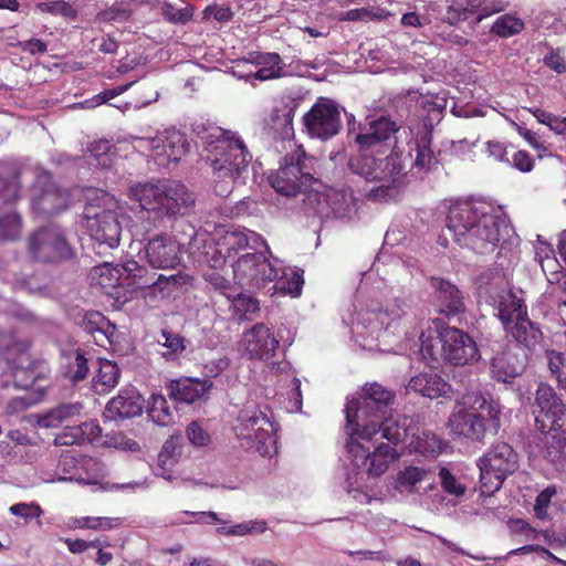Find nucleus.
I'll list each match as a JSON object with an SVG mask.
<instances>
[{"label":"nucleus","mask_w":566,"mask_h":566,"mask_svg":"<svg viewBox=\"0 0 566 566\" xmlns=\"http://www.w3.org/2000/svg\"><path fill=\"white\" fill-rule=\"evenodd\" d=\"M212 385L209 379L179 378L170 380L167 388L174 400L192 403L208 395Z\"/></svg>","instance_id":"obj_23"},{"label":"nucleus","mask_w":566,"mask_h":566,"mask_svg":"<svg viewBox=\"0 0 566 566\" xmlns=\"http://www.w3.org/2000/svg\"><path fill=\"white\" fill-rule=\"evenodd\" d=\"M244 349L250 358L269 360L279 347V340L263 323H258L243 336Z\"/></svg>","instance_id":"obj_21"},{"label":"nucleus","mask_w":566,"mask_h":566,"mask_svg":"<svg viewBox=\"0 0 566 566\" xmlns=\"http://www.w3.org/2000/svg\"><path fill=\"white\" fill-rule=\"evenodd\" d=\"M180 436H170L164 443L159 458L166 462L169 459H175L180 453Z\"/></svg>","instance_id":"obj_62"},{"label":"nucleus","mask_w":566,"mask_h":566,"mask_svg":"<svg viewBox=\"0 0 566 566\" xmlns=\"http://www.w3.org/2000/svg\"><path fill=\"white\" fill-rule=\"evenodd\" d=\"M532 412L535 427L542 433L560 431L566 426V405L548 384L537 386Z\"/></svg>","instance_id":"obj_14"},{"label":"nucleus","mask_w":566,"mask_h":566,"mask_svg":"<svg viewBox=\"0 0 566 566\" xmlns=\"http://www.w3.org/2000/svg\"><path fill=\"white\" fill-rule=\"evenodd\" d=\"M71 205V195L67 190L50 186L32 201L34 211L51 216L64 211Z\"/></svg>","instance_id":"obj_25"},{"label":"nucleus","mask_w":566,"mask_h":566,"mask_svg":"<svg viewBox=\"0 0 566 566\" xmlns=\"http://www.w3.org/2000/svg\"><path fill=\"white\" fill-rule=\"evenodd\" d=\"M31 345V338L20 328H0V355L11 367L14 387L41 392L46 379L40 370L41 365L29 359L28 352Z\"/></svg>","instance_id":"obj_7"},{"label":"nucleus","mask_w":566,"mask_h":566,"mask_svg":"<svg viewBox=\"0 0 566 566\" xmlns=\"http://www.w3.org/2000/svg\"><path fill=\"white\" fill-rule=\"evenodd\" d=\"M142 411L140 396L135 390H122L107 402L104 416L109 420L128 419L142 415Z\"/></svg>","instance_id":"obj_24"},{"label":"nucleus","mask_w":566,"mask_h":566,"mask_svg":"<svg viewBox=\"0 0 566 566\" xmlns=\"http://www.w3.org/2000/svg\"><path fill=\"white\" fill-rule=\"evenodd\" d=\"M201 139L213 170L214 192L228 197L235 179L248 168L252 155L235 133L221 127L205 129Z\"/></svg>","instance_id":"obj_4"},{"label":"nucleus","mask_w":566,"mask_h":566,"mask_svg":"<svg viewBox=\"0 0 566 566\" xmlns=\"http://www.w3.org/2000/svg\"><path fill=\"white\" fill-rule=\"evenodd\" d=\"M346 449L353 457V462L357 469L365 470L369 476L378 478L389 468V464L399 458V453L388 443H378L371 447L365 444L373 440H363L358 437V431H348Z\"/></svg>","instance_id":"obj_13"},{"label":"nucleus","mask_w":566,"mask_h":566,"mask_svg":"<svg viewBox=\"0 0 566 566\" xmlns=\"http://www.w3.org/2000/svg\"><path fill=\"white\" fill-rule=\"evenodd\" d=\"M509 164L522 172H530L534 168V159L526 150L514 151Z\"/></svg>","instance_id":"obj_57"},{"label":"nucleus","mask_w":566,"mask_h":566,"mask_svg":"<svg viewBox=\"0 0 566 566\" xmlns=\"http://www.w3.org/2000/svg\"><path fill=\"white\" fill-rule=\"evenodd\" d=\"M64 542H65L69 551L73 554L83 553L86 549L92 548L93 546L108 545L106 538L105 539L95 538L93 541L66 538Z\"/></svg>","instance_id":"obj_61"},{"label":"nucleus","mask_w":566,"mask_h":566,"mask_svg":"<svg viewBox=\"0 0 566 566\" xmlns=\"http://www.w3.org/2000/svg\"><path fill=\"white\" fill-rule=\"evenodd\" d=\"M439 478L442 489L452 495L461 496L465 493V486L460 484L448 468H441Z\"/></svg>","instance_id":"obj_53"},{"label":"nucleus","mask_w":566,"mask_h":566,"mask_svg":"<svg viewBox=\"0 0 566 566\" xmlns=\"http://www.w3.org/2000/svg\"><path fill=\"white\" fill-rule=\"evenodd\" d=\"M22 220L18 213H9L0 218V242L14 241L21 237Z\"/></svg>","instance_id":"obj_40"},{"label":"nucleus","mask_w":566,"mask_h":566,"mask_svg":"<svg viewBox=\"0 0 566 566\" xmlns=\"http://www.w3.org/2000/svg\"><path fill=\"white\" fill-rule=\"evenodd\" d=\"M547 367L560 388L566 390V357L563 353L546 350Z\"/></svg>","instance_id":"obj_44"},{"label":"nucleus","mask_w":566,"mask_h":566,"mask_svg":"<svg viewBox=\"0 0 566 566\" xmlns=\"http://www.w3.org/2000/svg\"><path fill=\"white\" fill-rule=\"evenodd\" d=\"M271 418L268 407L251 405L241 409L232 427L241 447L269 455L277 441L276 427Z\"/></svg>","instance_id":"obj_10"},{"label":"nucleus","mask_w":566,"mask_h":566,"mask_svg":"<svg viewBox=\"0 0 566 566\" xmlns=\"http://www.w3.org/2000/svg\"><path fill=\"white\" fill-rule=\"evenodd\" d=\"M492 377L500 382L509 384L523 371V365L510 352L497 353L491 359Z\"/></svg>","instance_id":"obj_28"},{"label":"nucleus","mask_w":566,"mask_h":566,"mask_svg":"<svg viewBox=\"0 0 566 566\" xmlns=\"http://www.w3.org/2000/svg\"><path fill=\"white\" fill-rule=\"evenodd\" d=\"M161 10L165 20L174 24H186L193 17V7L190 4L185 8H177L175 4L166 2Z\"/></svg>","instance_id":"obj_49"},{"label":"nucleus","mask_w":566,"mask_h":566,"mask_svg":"<svg viewBox=\"0 0 566 566\" xmlns=\"http://www.w3.org/2000/svg\"><path fill=\"white\" fill-rule=\"evenodd\" d=\"M377 434L371 437L370 440H375V442H378L380 439H386L389 443L396 446L399 442H402L407 436L408 430L405 427V424H399L397 421L387 418H385L380 421H378L377 426Z\"/></svg>","instance_id":"obj_36"},{"label":"nucleus","mask_w":566,"mask_h":566,"mask_svg":"<svg viewBox=\"0 0 566 566\" xmlns=\"http://www.w3.org/2000/svg\"><path fill=\"white\" fill-rule=\"evenodd\" d=\"M61 368L63 376L72 382L85 379L90 371L87 359L80 349L63 354Z\"/></svg>","instance_id":"obj_32"},{"label":"nucleus","mask_w":566,"mask_h":566,"mask_svg":"<svg viewBox=\"0 0 566 566\" xmlns=\"http://www.w3.org/2000/svg\"><path fill=\"white\" fill-rule=\"evenodd\" d=\"M545 65L558 74L566 72V59L556 52L548 53L544 59Z\"/></svg>","instance_id":"obj_64"},{"label":"nucleus","mask_w":566,"mask_h":566,"mask_svg":"<svg viewBox=\"0 0 566 566\" xmlns=\"http://www.w3.org/2000/svg\"><path fill=\"white\" fill-rule=\"evenodd\" d=\"M113 146L107 140H97L93 142L88 145L87 151L88 155V164L92 166H101L103 168L109 166V151Z\"/></svg>","instance_id":"obj_46"},{"label":"nucleus","mask_w":566,"mask_h":566,"mask_svg":"<svg viewBox=\"0 0 566 566\" xmlns=\"http://www.w3.org/2000/svg\"><path fill=\"white\" fill-rule=\"evenodd\" d=\"M416 158L411 165V169H417L419 172H428L438 165V159L431 149V138L422 136L416 140Z\"/></svg>","instance_id":"obj_34"},{"label":"nucleus","mask_w":566,"mask_h":566,"mask_svg":"<svg viewBox=\"0 0 566 566\" xmlns=\"http://www.w3.org/2000/svg\"><path fill=\"white\" fill-rule=\"evenodd\" d=\"M123 275V265H113L108 262L94 266L91 272L92 284L99 286L107 294L120 285Z\"/></svg>","instance_id":"obj_31"},{"label":"nucleus","mask_w":566,"mask_h":566,"mask_svg":"<svg viewBox=\"0 0 566 566\" xmlns=\"http://www.w3.org/2000/svg\"><path fill=\"white\" fill-rule=\"evenodd\" d=\"M148 416L154 422L163 427L170 424L174 420V413L163 395H151Z\"/></svg>","instance_id":"obj_38"},{"label":"nucleus","mask_w":566,"mask_h":566,"mask_svg":"<svg viewBox=\"0 0 566 566\" xmlns=\"http://www.w3.org/2000/svg\"><path fill=\"white\" fill-rule=\"evenodd\" d=\"M523 29L524 22L521 19L504 14L494 21L491 31L501 38H509L520 33Z\"/></svg>","instance_id":"obj_41"},{"label":"nucleus","mask_w":566,"mask_h":566,"mask_svg":"<svg viewBox=\"0 0 566 566\" xmlns=\"http://www.w3.org/2000/svg\"><path fill=\"white\" fill-rule=\"evenodd\" d=\"M405 174H406V169L401 174H399V175L390 176V177L384 178V179H380V178H366L367 180L381 181L382 182L381 185L371 187L368 190V198L374 199V200H385V199H387L391 195V191L394 189V186H395V182H396L397 178L402 176V175H405Z\"/></svg>","instance_id":"obj_50"},{"label":"nucleus","mask_w":566,"mask_h":566,"mask_svg":"<svg viewBox=\"0 0 566 566\" xmlns=\"http://www.w3.org/2000/svg\"><path fill=\"white\" fill-rule=\"evenodd\" d=\"M82 408L80 402L62 403L40 416L38 424L43 428L59 427L64 420L80 415Z\"/></svg>","instance_id":"obj_33"},{"label":"nucleus","mask_w":566,"mask_h":566,"mask_svg":"<svg viewBox=\"0 0 566 566\" xmlns=\"http://www.w3.org/2000/svg\"><path fill=\"white\" fill-rule=\"evenodd\" d=\"M315 161V158L308 156L304 147L298 145L282 158L277 170L269 176V182L283 196L295 197L305 193L310 200L317 199L318 192L308 191L317 181L313 176Z\"/></svg>","instance_id":"obj_9"},{"label":"nucleus","mask_w":566,"mask_h":566,"mask_svg":"<svg viewBox=\"0 0 566 566\" xmlns=\"http://www.w3.org/2000/svg\"><path fill=\"white\" fill-rule=\"evenodd\" d=\"M497 317L506 333L516 344L530 350L535 349L543 339V333L536 323L528 317L527 306L523 298L511 290L499 295L496 301Z\"/></svg>","instance_id":"obj_11"},{"label":"nucleus","mask_w":566,"mask_h":566,"mask_svg":"<svg viewBox=\"0 0 566 566\" xmlns=\"http://www.w3.org/2000/svg\"><path fill=\"white\" fill-rule=\"evenodd\" d=\"M528 112L537 119L538 123L548 126L554 133L558 135L566 134V117H559L539 107H531L528 108Z\"/></svg>","instance_id":"obj_45"},{"label":"nucleus","mask_w":566,"mask_h":566,"mask_svg":"<svg viewBox=\"0 0 566 566\" xmlns=\"http://www.w3.org/2000/svg\"><path fill=\"white\" fill-rule=\"evenodd\" d=\"M161 336L164 338V343H161V345L166 348L161 355L166 359H176L186 349V339L181 335L163 329ZM158 343L160 344V340H158Z\"/></svg>","instance_id":"obj_42"},{"label":"nucleus","mask_w":566,"mask_h":566,"mask_svg":"<svg viewBox=\"0 0 566 566\" xmlns=\"http://www.w3.org/2000/svg\"><path fill=\"white\" fill-rule=\"evenodd\" d=\"M476 465L481 493L491 495L518 469V454L507 442H497L478 459Z\"/></svg>","instance_id":"obj_12"},{"label":"nucleus","mask_w":566,"mask_h":566,"mask_svg":"<svg viewBox=\"0 0 566 566\" xmlns=\"http://www.w3.org/2000/svg\"><path fill=\"white\" fill-rule=\"evenodd\" d=\"M447 228L454 242L478 254L495 251L507 234L505 219L490 206L471 201H457L450 206Z\"/></svg>","instance_id":"obj_2"},{"label":"nucleus","mask_w":566,"mask_h":566,"mask_svg":"<svg viewBox=\"0 0 566 566\" xmlns=\"http://www.w3.org/2000/svg\"><path fill=\"white\" fill-rule=\"evenodd\" d=\"M448 426L458 436L481 441L486 432L497 433L500 410L482 394L469 391L462 396L460 408L450 416Z\"/></svg>","instance_id":"obj_6"},{"label":"nucleus","mask_w":566,"mask_h":566,"mask_svg":"<svg viewBox=\"0 0 566 566\" xmlns=\"http://www.w3.org/2000/svg\"><path fill=\"white\" fill-rule=\"evenodd\" d=\"M86 229L98 249H115L119 245L122 224L116 208H99L87 203L84 209Z\"/></svg>","instance_id":"obj_16"},{"label":"nucleus","mask_w":566,"mask_h":566,"mask_svg":"<svg viewBox=\"0 0 566 566\" xmlns=\"http://www.w3.org/2000/svg\"><path fill=\"white\" fill-rule=\"evenodd\" d=\"M206 280L228 300H234L235 296H240V294L235 295L233 293L230 281L216 271L207 274Z\"/></svg>","instance_id":"obj_54"},{"label":"nucleus","mask_w":566,"mask_h":566,"mask_svg":"<svg viewBox=\"0 0 566 566\" xmlns=\"http://www.w3.org/2000/svg\"><path fill=\"white\" fill-rule=\"evenodd\" d=\"M189 147L186 136L178 130L167 132L154 146L157 155L165 156L168 163H178L189 151Z\"/></svg>","instance_id":"obj_27"},{"label":"nucleus","mask_w":566,"mask_h":566,"mask_svg":"<svg viewBox=\"0 0 566 566\" xmlns=\"http://www.w3.org/2000/svg\"><path fill=\"white\" fill-rule=\"evenodd\" d=\"M541 268L552 285H558L563 291V283L566 281V273L562 270V265L555 256L547 255L541 262Z\"/></svg>","instance_id":"obj_47"},{"label":"nucleus","mask_w":566,"mask_h":566,"mask_svg":"<svg viewBox=\"0 0 566 566\" xmlns=\"http://www.w3.org/2000/svg\"><path fill=\"white\" fill-rule=\"evenodd\" d=\"M420 352L430 363H449L453 366H464L476 361L480 353L476 343L463 329L441 327L436 337H420Z\"/></svg>","instance_id":"obj_8"},{"label":"nucleus","mask_w":566,"mask_h":566,"mask_svg":"<svg viewBox=\"0 0 566 566\" xmlns=\"http://www.w3.org/2000/svg\"><path fill=\"white\" fill-rule=\"evenodd\" d=\"M436 303L441 314L454 316L465 311L463 294L457 285L441 277H432Z\"/></svg>","instance_id":"obj_22"},{"label":"nucleus","mask_w":566,"mask_h":566,"mask_svg":"<svg viewBox=\"0 0 566 566\" xmlns=\"http://www.w3.org/2000/svg\"><path fill=\"white\" fill-rule=\"evenodd\" d=\"M232 269L235 283L248 291L263 289L277 276V270L259 252L241 255L233 263Z\"/></svg>","instance_id":"obj_17"},{"label":"nucleus","mask_w":566,"mask_h":566,"mask_svg":"<svg viewBox=\"0 0 566 566\" xmlns=\"http://www.w3.org/2000/svg\"><path fill=\"white\" fill-rule=\"evenodd\" d=\"M405 315L402 302L395 300L388 303L384 308H380L376 313V319L386 328H390L391 325L402 318Z\"/></svg>","instance_id":"obj_48"},{"label":"nucleus","mask_w":566,"mask_h":566,"mask_svg":"<svg viewBox=\"0 0 566 566\" xmlns=\"http://www.w3.org/2000/svg\"><path fill=\"white\" fill-rule=\"evenodd\" d=\"M144 252L147 262L155 269H175L181 263V245L165 232L147 239Z\"/></svg>","instance_id":"obj_19"},{"label":"nucleus","mask_w":566,"mask_h":566,"mask_svg":"<svg viewBox=\"0 0 566 566\" xmlns=\"http://www.w3.org/2000/svg\"><path fill=\"white\" fill-rule=\"evenodd\" d=\"M303 124L311 137L328 140L342 128L339 106L327 97H318L311 109L303 116Z\"/></svg>","instance_id":"obj_18"},{"label":"nucleus","mask_w":566,"mask_h":566,"mask_svg":"<svg viewBox=\"0 0 566 566\" xmlns=\"http://www.w3.org/2000/svg\"><path fill=\"white\" fill-rule=\"evenodd\" d=\"M120 369L117 364L101 358L98 369L93 377L92 387L97 395H105L113 390L119 381Z\"/></svg>","instance_id":"obj_30"},{"label":"nucleus","mask_w":566,"mask_h":566,"mask_svg":"<svg viewBox=\"0 0 566 566\" xmlns=\"http://www.w3.org/2000/svg\"><path fill=\"white\" fill-rule=\"evenodd\" d=\"M9 512L14 516H20L24 520L38 517L42 514L41 507L35 503H17L9 507Z\"/></svg>","instance_id":"obj_58"},{"label":"nucleus","mask_w":566,"mask_h":566,"mask_svg":"<svg viewBox=\"0 0 566 566\" xmlns=\"http://www.w3.org/2000/svg\"><path fill=\"white\" fill-rule=\"evenodd\" d=\"M30 255L40 262L56 263L73 258V249L63 230L55 226L43 227L28 238Z\"/></svg>","instance_id":"obj_15"},{"label":"nucleus","mask_w":566,"mask_h":566,"mask_svg":"<svg viewBox=\"0 0 566 566\" xmlns=\"http://www.w3.org/2000/svg\"><path fill=\"white\" fill-rule=\"evenodd\" d=\"M186 436L195 447H207L211 442L209 431L199 421H192L187 426Z\"/></svg>","instance_id":"obj_51"},{"label":"nucleus","mask_w":566,"mask_h":566,"mask_svg":"<svg viewBox=\"0 0 566 566\" xmlns=\"http://www.w3.org/2000/svg\"><path fill=\"white\" fill-rule=\"evenodd\" d=\"M136 83V81H133V82H129V83H126V84H122V85H117L113 88H109V90H104L102 92H99L98 94H96L91 101L93 102L92 106H98V105H102V104H105L107 103L109 99H113L122 94H124L125 92H127L134 84Z\"/></svg>","instance_id":"obj_56"},{"label":"nucleus","mask_w":566,"mask_h":566,"mask_svg":"<svg viewBox=\"0 0 566 566\" xmlns=\"http://www.w3.org/2000/svg\"><path fill=\"white\" fill-rule=\"evenodd\" d=\"M123 270L127 285H130L134 290L157 287L159 292H164L165 285L176 286L182 283V276L179 274H158L149 271L135 260H129L123 264Z\"/></svg>","instance_id":"obj_20"},{"label":"nucleus","mask_w":566,"mask_h":566,"mask_svg":"<svg viewBox=\"0 0 566 566\" xmlns=\"http://www.w3.org/2000/svg\"><path fill=\"white\" fill-rule=\"evenodd\" d=\"M266 530V523L265 522H249V523H241L237 524L230 527H219L218 531L221 534L227 535H235V536H243L248 533H263Z\"/></svg>","instance_id":"obj_52"},{"label":"nucleus","mask_w":566,"mask_h":566,"mask_svg":"<svg viewBox=\"0 0 566 566\" xmlns=\"http://www.w3.org/2000/svg\"><path fill=\"white\" fill-rule=\"evenodd\" d=\"M388 11L379 7H365L352 9L345 12H340L337 15L339 21H361L368 22L371 20H384L388 15Z\"/></svg>","instance_id":"obj_39"},{"label":"nucleus","mask_w":566,"mask_h":566,"mask_svg":"<svg viewBox=\"0 0 566 566\" xmlns=\"http://www.w3.org/2000/svg\"><path fill=\"white\" fill-rule=\"evenodd\" d=\"M18 199L17 185L0 177V208Z\"/></svg>","instance_id":"obj_63"},{"label":"nucleus","mask_w":566,"mask_h":566,"mask_svg":"<svg viewBox=\"0 0 566 566\" xmlns=\"http://www.w3.org/2000/svg\"><path fill=\"white\" fill-rule=\"evenodd\" d=\"M408 390L417 392L430 399L446 397L450 391V385L438 374L420 373L409 380Z\"/></svg>","instance_id":"obj_26"},{"label":"nucleus","mask_w":566,"mask_h":566,"mask_svg":"<svg viewBox=\"0 0 566 566\" xmlns=\"http://www.w3.org/2000/svg\"><path fill=\"white\" fill-rule=\"evenodd\" d=\"M129 197L145 211L140 223L145 234L165 229L166 221L189 213L196 203L193 193L184 184L170 179L138 182L129 188Z\"/></svg>","instance_id":"obj_3"},{"label":"nucleus","mask_w":566,"mask_h":566,"mask_svg":"<svg viewBox=\"0 0 566 566\" xmlns=\"http://www.w3.org/2000/svg\"><path fill=\"white\" fill-rule=\"evenodd\" d=\"M115 521H116L115 518H109V517L85 516L78 521V526L82 528H91V530H109L116 525Z\"/></svg>","instance_id":"obj_59"},{"label":"nucleus","mask_w":566,"mask_h":566,"mask_svg":"<svg viewBox=\"0 0 566 566\" xmlns=\"http://www.w3.org/2000/svg\"><path fill=\"white\" fill-rule=\"evenodd\" d=\"M483 0H454L447 12V20L450 24L465 21L474 12H479L476 20L481 21L484 17L500 11V9L486 10L482 8Z\"/></svg>","instance_id":"obj_29"},{"label":"nucleus","mask_w":566,"mask_h":566,"mask_svg":"<svg viewBox=\"0 0 566 566\" xmlns=\"http://www.w3.org/2000/svg\"><path fill=\"white\" fill-rule=\"evenodd\" d=\"M400 129L389 116L370 119L366 128L354 137L359 155L350 159L353 170L364 178L384 179L401 174L411 159V151L403 155L398 147L397 134Z\"/></svg>","instance_id":"obj_1"},{"label":"nucleus","mask_w":566,"mask_h":566,"mask_svg":"<svg viewBox=\"0 0 566 566\" xmlns=\"http://www.w3.org/2000/svg\"><path fill=\"white\" fill-rule=\"evenodd\" d=\"M55 446L83 444L81 432L76 426H66L54 438Z\"/></svg>","instance_id":"obj_55"},{"label":"nucleus","mask_w":566,"mask_h":566,"mask_svg":"<svg viewBox=\"0 0 566 566\" xmlns=\"http://www.w3.org/2000/svg\"><path fill=\"white\" fill-rule=\"evenodd\" d=\"M427 473L428 471L426 469L409 465L398 472L396 481L398 486L411 493L415 486L424 480Z\"/></svg>","instance_id":"obj_43"},{"label":"nucleus","mask_w":566,"mask_h":566,"mask_svg":"<svg viewBox=\"0 0 566 566\" xmlns=\"http://www.w3.org/2000/svg\"><path fill=\"white\" fill-rule=\"evenodd\" d=\"M76 428L81 432V439H82L83 443H86V442L92 443V442L98 440L102 436V429H101L99 424L94 421H85V422L76 426Z\"/></svg>","instance_id":"obj_60"},{"label":"nucleus","mask_w":566,"mask_h":566,"mask_svg":"<svg viewBox=\"0 0 566 566\" xmlns=\"http://www.w3.org/2000/svg\"><path fill=\"white\" fill-rule=\"evenodd\" d=\"M410 450L422 455H434L442 451V441L431 431L412 434Z\"/></svg>","instance_id":"obj_37"},{"label":"nucleus","mask_w":566,"mask_h":566,"mask_svg":"<svg viewBox=\"0 0 566 566\" xmlns=\"http://www.w3.org/2000/svg\"><path fill=\"white\" fill-rule=\"evenodd\" d=\"M395 392L380 384H366L357 398L348 400L345 407L346 432L358 431L363 440L377 434V423L387 416L394 403Z\"/></svg>","instance_id":"obj_5"},{"label":"nucleus","mask_w":566,"mask_h":566,"mask_svg":"<svg viewBox=\"0 0 566 566\" xmlns=\"http://www.w3.org/2000/svg\"><path fill=\"white\" fill-rule=\"evenodd\" d=\"M83 328L103 346V342L108 340L111 322L101 312L91 311L84 315Z\"/></svg>","instance_id":"obj_35"}]
</instances>
